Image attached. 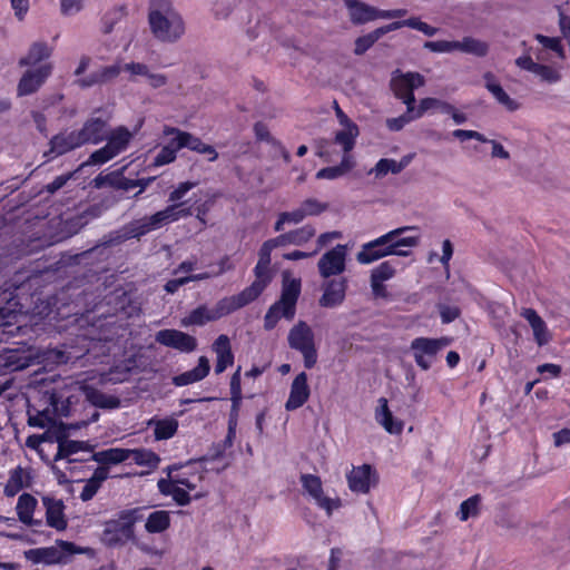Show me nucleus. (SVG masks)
Wrapping results in <instances>:
<instances>
[{"label":"nucleus","instance_id":"f257e3e1","mask_svg":"<svg viewBox=\"0 0 570 570\" xmlns=\"http://www.w3.org/2000/svg\"><path fill=\"white\" fill-rule=\"evenodd\" d=\"M411 229H416V227H399L363 244L356 255L357 262L361 264H371L390 255L407 256L410 252L401 249V247H413L419 243V237L416 236L402 237L404 232Z\"/></svg>","mask_w":570,"mask_h":570},{"label":"nucleus","instance_id":"f03ea898","mask_svg":"<svg viewBox=\"0 0 570 570\" xmlns=\"http://www.w3.org/2000/svg\"><path fill=\"white\" fill-rule=\"evenodd\" d=\"M148 24L161 42H176L185 33V21L170 0H150Z\"/></svg>","mask_w":570,"mask_h":570},{"label":"nucleus","instance_id":"7ed1b4c3","mask_svg":"<svg viewBox=\"0 0 570 570\" xmlns=\"http://www.w3.org/2000/svg\"><path fill=\"white\" fill-rule=\"evenodd\" d=\"M302 292L301 278H288L284 275L279 298L269 306L264 316V328L274 330L284 317L292 321L296 314V304Z\"/></svg>","mask_w":570,"mask_h":570},{"label":"nucleus","instance_id":"20e7f679","mask_svg":"<svg viewBox=\"0 0 570 570\" xmlns=\"http://www.w3.org/2000/svg\"><path fill=\"white\" fill-rule=\"evenodd\" d=\"M107 309L99 314L104 318H117L119 322L137 317L141 313L140 304L122 288H117L105 297Z\"/></svg>","mask_w":570,"mask_h":570},{"label":"nucleus","instance_id":"39448f33","mask_svg":"<svg viewBox=\"0 0 570 570\" xmlns=\"http://www.w3.org/2000/svg\"><path fill=\"white\" fill-rule=\"evenodd\" d=\"M452 337H424L419 336L412 340L410 351L414 357L415 364L422 371H429L436 360L438 354L452 343Z\"/></svg>","mask_w":570,"mask_h":570},{"label":"nucleus","instance_id":"423d86ee","mask_svg":"<svg viewBox=\"0 0 570 570\" xmlns=\"http://www.w3.org/2000/svg\"><path fill=\"white\" fill-rule=\"evenodd\" d=\"M288 345L291 348L298 351L304 358V366L307 370L313 368L317 363V350L315 346L314 333L311 326L299 321L288 333Z\"/></svg>","mask_w":570,"mask_h":570},{"label":"nucleus","instance_id":"0eeeda50","mask_svg":"<svg viewBox=\"0 0 570 570\" xmlns=\"http://www.w3.org/2000/svg\"><path fill=\"white\" fill-rule=\"evenodd\" d=\"M425 79L420 72H401L397 69L392 73L390 87L394 96L406 105L409 111H414V90L423 87Z\"/></svg>","mask_w":570,"mask_h":570},{"label":"nucleus","instance_id":"6e6552de","mask_svg":"<svg viewBox=\"0 0 570 570\" xmlns=\"http://www.w3.org/2000/svg\"><path fill=\"white\" fill-rule=\"evenodd\" d=\"M348 488L354 493L366 494L379 484L380 476L377 471L367 463L353 466L346 474Z\"/></svg>","mask_w":570,"mask_h":570},{"label":"nucleus","instance_id":"1a4fd4ad","mask_svg":"<svg viewBox=\"0 0 570 570\" xmlns=\"http://www.w3.org/2000/svg\"><path fill=\"white\" fill-rule=\"evenodd\" d=\"M299 480L304 491L315 500L318 508L326 511L328 517L332 515L334 509L341 507V500L338 498L332 499L324 495L323 483L320 476L306 473L302 474Z\"/></svg>","mask_w":570,"mask_h":570},{"label":"nucleus","instance_id":"9d476101","mask_svg":"<svg viewBox=\"0 0 570 570\" xmlns=\"http://www.w3.org/2000/svg\"><path fill=\"white\" fill-rule=\"evenodd\" d=\"M164 132L165 135L177 136L178 148H187L197 154L207 155L208 161H216L218 159V153L212 145L204 142L199 137H196L188 131H184L175 127H166Z\"/></svg>","mask_w":570,"mask_h":570},{"label":"nucleus","instance_id":"9b49d317","mask_svg":"<svg viewBox=\"0 0 570 570\" xmlns=\"http://www.w3.org/2000/svg\"><path fill=\"white\" fill-rule=\"evenodd\" d=\"M156 342L185 353H190L197 348V340L194 336L171 328L157 332Z\"/></svg>","mask_w":570,"mask_h":570},{"label":"nucleus","instance_id":"f8f14e48","mask_svg":"<svg viewBox=\"0 0 570 570\" xmlns=\"http://www.w3.org/2000/svg\"><path fill=\"white\" fill-rule=\"evenodd\" d=\"M346 247L336 245L326 252L318 261V271L322 277L328 278L345 271Z\"/></svg>","mask_w":570,"mask_h":570},{"label":"nucleus","instance_id":"ddd939ff","mask_svg":"<svg viewBox=\"0 0 570 570\" xmlns=\"http://www.w3.org/2000/svg\"><path fill=\"white\" fill-rule=\"evenodd\" d=\"M52 72L51 63H43L35 70H27L19 80L18 96L35 94Z\"/></svg>","mask_w":570,"mask_h":570},{"label":"nucleus","instance_id":"4468645a","mask_svg":"<svg viewBox=\"0 0 570 570\" xmlns=\"http://www.w3.org/2000/svg\"><path fill=\"white\" fill-rule=\"evenodd\" d=\"M348 282L346 277L330 279L323 285V294L320 297V306L334 308L343 304L346 297Z\"/></svg>","mask_w":570,"mask_h":570},{"label":"nucleus","instance_id":"2eb2a0df","mask_svg":"<svg viewBox=\"0 0 570 570\" xmlns=\"http://www.w3.org/2000/svg\"><path fill=\"white\" fill-rule=\"evenodd\" d=\"M309 396L308 376L306 372H301L292 381L289 395L285 402V410L291 412L302 407Z\"/></svg>","mask_w":570,"mask_h":570},{"label":"nucleus","instance_id":"dca6fc26","mask_svg":"<svg viewBox=\"0 0 570 570\" xmlns=\"http://www.w3.org/2000/svg\"><path fill=\"white\" fill-rule=\"evenodd\" d=\"M42 504L46 509L47 525L57 531H65L68 527V520L65 514L66 505L63 501L61 499L45 495L42 497Z\"/></svg>","mask_w":570,"mask_h":570},{"label":"nucleus","instance_id":"f3484780","mask_svg":"<svg viewBox=\"0 0 570 570\" xmlns=\"http://www.w3.org/2000/svg\"><path fill=\"white\" fill-rule=\"evenodd\" d=\"M108 118L102 117H90L88 118L82 127L78 130L83 144L97 145L104 141L108 134L109 127Z\"/></svg>","mask_w":570,"mask_h":570},{"label":"nucleus","instance_id":"a211bd4d","mask_svg":"<svg viewBox=\"0 0 570 570\" xmlns=\"http://www.w3.org/2000/svg\"><path fill=\"white\" fill-rule=\"evenodd\" d=\"M50 149L45 153V156L55 154L56 156H62L71 150L85 146L83 140L80 137L78 130L59 132L51 137L49 141Z\"/></svg>","mask_w":570,"mask_h":570},{"label":"nucleus","instance_id":"6ab92c4d","mask_svg":"<svg viewBox=\"0 0 570 570\" xmlns=\"http://www.w3.org/2000/svg\"><path fill=\"white\" fill-rule=\"evenodd\" d=\"M255 299L250 296V294L244 288L236 295L227 296L219 299L215 307L212 308L216 320H219L226 315L234 313L237 309L245 307L250 304Z\"/></svg>","mask_w":570,"mask_h":570},{"label":"nucleus","instance_id":"aec40b11","mask_svg":"<svg viewBox=\"0 0 570 570\" xmlns=\"http://www.w3.org/2000/svg\"><path fill=\"white\" fill-rule=\"evenodd\" d=\"M212 348L216 354L215 373L222 374L227 367L232 366L235 361L229 337L226 334H220L214 341Z\"/></svg>","mask_w":570,"mask_h":570},{"label":"nucleus","instance_id":"412c9836","mask_svg":"<svg viewBox=\"0 0 570 570\" xmlns=\"http://www.w3.org/2000/svg\"><path fill=\"white\" fill-rule=\"evenodd\" d=\"M122 68L119 63L104 66L100 69L90 72L88 76L77 80L81 88H90L101 86L114 81L121 72Z\"/></svg>","mask_w":570,"mask_h":570},{"label":"nucleus","instance_id":"4be33fe9","mask_svg":"<svg viewBox=\"0 0 570 570\" xmlns=\"http://www.w3.org/2000/svg\"><path fill=\"white\" fill-rule=\"evenodd\" d=\"M38 507V500L30 493H22L18 498L16 511L18 519L27 527H41L42 520L35 519L33 513Z\"/></svg>","mask_w":570,"mask_h":570},{"label":"nucleus","instance_id":"5701e85b","mask_svg":"<svg viewBox=\"0 0 570 570\" xmlns=\"http://www.w3.org/2000/svg\"><path fill=\"white\" fill-rule=\"evenodd\" d=\"M343 2L348 10L351 21L354 24H363L380 18L379 9L361 0H343Z\"/></svg>","mask_w":570,"mask_h":570},{"label":"nucleus","instance_id":"b1692460","mask_svg":"<svg viewBox=\"0 0 570 570\" xmlns=\"http://www.w3.org/2000/svg\"><path fill=\"white\" fill-rule=\"evenodd\" d=\"M379 405L375 409V420L384 428L390 434H401L403 432L404 423L395 419L389 407V402L385 397H380Z\"/></svg>","mask_w":570,"mask_h":570},{"label":"nucleus","instance_id":"393cba45","mask_svg":"<svg viewBox=\"0 0 570 570\" xmlns=\"http://www.w3.org/2000/svg\"><path fill=\"white\" fill-rule=\"evenodd\" d=\"M95 187L102 188L105 186L111 187L116 190L128 191L138 186L139 181L124 176L121 170H115L109 174H99L95 179Z\"/></svg>","mask_w":570,"mask_h":570},{"label":"nucleus","instance_id":"a878e982","mask_svg":"<svg viewBox=\"0 0 570 570\" xmlns=\"http://www.w3.org/2000/svg\"><path fill=\"white\" fill-rule=\"evenodd\" d=\"M521 316L524 317L530 324L534 341L539 346L547 345L551 335L548 331L546 322L541 318V316L533 308H523L521 312Z\"/></svg>","mask_w":570,"mask_h":570},{"label":"nucleus","instance_id":"bb28decb","mask_svg":"<svg viewBox=\"0 0 570 570\" xmlns=\"http://www.w3.org/2000/svg\"><path fill=\"white\" fill-rule=\"evenodd\" d=\"M210 371L209 361L206 356L198 358V364L193 370L186 371L173 377L175 386H185L204 380Z\"/></svg>","mask_w":570,"mask_h":570},{"label":"nucleus","instance_id":"cd10ccee","mask_svg":"<svg viewBox=\"0 0 570 570\" xmlns=\"http://www.w3.org/2000/svg\"><path fill=\"white\" fill-rule=\"evenodd\" d=\"M253 272L255 275V281L249 286L245 287V289L256 301L271 284L273 279V273L269 268V265L262 263H257Z\"/></svg>","mask_w":570,"mask_h":570},{"label":"nucleus","instance_id":"c85d7f7f","mask_svg":"<svg viewBox=\"0 0 570 570\" xmlns=\"http://www.w3.org/2000/svg\"><path fill=\"white\" fill-rule=\"evenodd\" d=\"M31 476L21 465L9 471V479L4 485L3 493L8 498L18 494L22 489L30 485Z\"/></svg>","mask_w":570,"mask_h":570},{"label":"nucleus","instance_id":"c756f323","mask_svg":"<svg viewBox=\"0 0 570 570\" xmlns=\"http://www.w3.org/2000/svg\"><path fill=\"white\" fill-rule=\"evenodd\" d=\"M483 79L485 81V88L493 95L499 104L503 105L509 111L519 109V102L504 91L501 85L495 81V76L491 71H487L483 75Z\"/></svg>","mask_w":570,"mask_h":570},{"label":"nucleus","instance_id":"7c9ffc66","mask_svg":"<svg viewBox=\"0 0 570 570\" xmlns=\"http://www.w3.org/2000/svg\"><path fill=\"white\" fill-rule=\"evenodd\" d=\"M24 556L32 563L57 564L63 561V554L55 547L30 549Z\"/></svg>","mask_w":570,"mask_h":570},{"label":"nucleus","instance_id":"2f4dec72","mask_svg":"<svg viewBox=\"0 0 570 570\" xmlns=\"http://www.w3.org/2000/svg\"><path fill=\"white\" fill-rule=\"evenodd\" d=\"M132 537L121 531V525L116 520H109L105 523L101 540L108 547H117L131 540Z\"/></svg>","mask_w":570,"mask_h":570},{"label":"nucleus","instance_id":"473e14b6","mask_svg":"<svg viewBox=\"0 0 570 570\" xmlns=\"http://www.w3.org/2000/svg\"><path fill=\"white\" fill-rule=\"evenodd\" d=\"M132 138L131 132L125 126H119L111 130L110 134H107L105 140H107V146L110 150L118 156L122 151H125Z\"/></svg>","mask_w":570,"mask_h":570},{"label":"nucleus","instance_id":"72a5a7b5","mask_svg":"<svg viewBox=\"0 0 570 570\" xmlns=\"http://www.w3.org/2000/svg\"><path fill=\"white\" fill-rule=\"evenodd\" d=\"M391 31H393L392 22L386 26L376 28L367 35L356 38L354 53L356 56L364 55L381 37Z\"/></svg>","mask_w":570,"mask_h":570},{"label":"nucleus","instance_id":"f704fd0d","mask_svg":"<svg viewBox=\"0 0 570 570\" xmlns=\"http://www.w3.org/2000/svg\"><path fill=\"white\" fill-rule=\"evenodd\" d=\"M128 449L110 448L107 450L94 452L91 460L107 466L109 464H119L128 460Z\"/></svg>","mask_w":570,"mask_h":570},{"label":"nucleus","instance_id":"c9c22d12","mask_svg":"<svg viewBox=\"0 0 570 570\" xmlns=\"http://www.w3.org/2000/svg\"><path fill=\"white\" fill-rule=\"evenodd\" d=\"M149 425H154V436L157 441L171 439L178 431V421L174 417L153 419Z\"/></svg>","mask_w":570,"mask_h":570},{"label":"nucleus","instance_id":"e433bc0d","mask_svg":"<svg viewBox=\"0 0 570 570\" xmlns=\"http://www.w3.org/2000/svg\"><path fill=\"white\" fill-rule=\"evenodd\" d=\"M128 459L139 466H146L149 470H156L160 463V456L150 449H128Z\"/></svg>","mask_w":570,"mask_h":570},{"label":"nucleus","instance_id":"4c0bfd02","mask_svg":"<svg viewBox=\"0 0 570 570\" xmlns=\"http://www.w3.org/2000/svg\"><path fill=\"white\" fill-rule=\"evenodd\" d=\"M217 321L213 309H209L205 304L197 306L190 311L183 320L181 325L188 326H204L208 322Z\"/></svg>","mask_w":570,"mask_h":570},{"label":"nucleus","instance_id":"58836bf2","mask_svg":"<svg viewBox=\"0 0 570 570\" xmlns=\"http://www.w3.org/2000/svg\"><path fill=\"white\" fill-rule=\"evenodd\" d=\"M52 53V49L43 41L35 42L29 48L28 53L19 60V65L35 66L45 59H48Z\"/></svg>","mask_w":570,"mask_h":570},{"label":"nucleus","instance_id":"ea45409f","mask_svg":"<svg viewBox=\"0 0 570 570\" xmlns=\"http://www.w3.org/2000/svg\"><path fill=\"white\" fill-rule=\"evenodd\" d=\"M144 508H132V509H126L121 510L118 513V519L116 521L121 525V531L126 532L127 534H130L132 538L135 535V524L142 520Z\"/></svg>","mask_w":570,"mask_h":570},{"label":"nucleus","instance_id":"a19ab883","mask_svg":"<svg viewBox=\"0 0 570 570\" xmlns=\"http://www.w3.org/2000/svg\"><path fill=\"white\" fill-rule=\"evenodd\" d=\"M170 527V515L166 510L151 512L145 523L148 533H161Z\"/></svg>","mask_w":570,"mask_h":570},{"label":"nucleus","instance_id":"79ce46f5","mask_svg":"<svg viewBox=\"0 0 570 570\" xmlns=\"http://www.w3.org/2000/svg\"><path fill=\"white\" fill-rule=\"evenodd\" d=\"M80 451H92V446L89 445L85 441H76V440H66L65 442H60V445H58L57 453L55 454L53 460L59 461L62 459H67L72 454H76Z\"/></svg>","mask_w":570,"mask_h":570},{"label":"nucleus","instance_id":"37998d69","mask_svg":"<svg viewBox=\"0 0 570 570\" xmlns=\"http://www.w3.org/2000/svg\"><path fill=\"white\" fill-rule=\"evenodd\" d=\"M73 397V395L66 396L61 391H53L50 394L49 404L51 405L55 414L59 416H69Z\"/></svg>","mask_w":570,"mask_h":570},{"label":"nucleus","instance_id":"c03bdc74","mask_svg":"<svg viewBox=\"0 0 570 570\" xmlns=\"http://www.w3.org/2000/svg\"><path fill=\"white\" fill-rule=\"evenodd\" d=\"M344 129L335 134L334 141L343 147L344 151H352L355 146L356 138L360 134L356 124L343 126Z\"/></svg>","mask_w":570,"mask_h":570},{"label":"nucleus","instance_id":"a18cd8bd","mask_svg":"<svg viewBox=\"0 0 570 570\" xmlns=\"http://www.w3.org/2000/svg\"><path fill=\"white\" fill-rule=\"evenodd\" d=\"M27 415H28V425L31 428L45 429V428H49L50 425H52L55 423L48 409L39 411L35 406H32L30 403H28Z\"/></svg>","mask_w":570,"mask_h":570},{"label":"nucleus","instance_id":"49530a36","mask_svg":"<svg viewBox=\"0 0 570 570\" xmlns=\"http://www.w3.org/2000/svg\"><path fill=\"white\" fill-rule=\"evenodd\" d=\"M403 27H409L411 29H415L417 31H421L422 33H424L425 36L428 37H433L434 35L438 33L439 29L435 28V27H432L430 26L429 23L426 22H423L420 18L417 17H411L409 19H404V20H400V21H394L392 22V28H393V31L394 30H397V29H401Z\"/></svg>","mask_w":570,"mask_h":570},{"label":"nucleus","instance_id":"de8ad7c7","mask_svg":"<svg viewBox=\"0 0 570 570\" xmlns=\"http://www.w3.org/2000/svg\"><path fill=\"white\" fill-rule=\"evenodd\" d=\"M177 145V136H175L167 145L161 147V149L155 156L153 165L155 167H160L174 163L177 158L178 150L181 149L178 148Z\"/></svg>","mask_w":570,"mask_h":570},{"label":"nucleus","instance_id":"09e8293b","mask_svg":"<svg viewBox=\"0 0 570 570\" xmlns=\"http://www.w3.org/2000/svg\"><path fill=\"white\" fill-rule=\"evenodd\" d=\"M456 50L471 53L476 57H485L489 52V45L472 37H464L461 41H458Z\"/></svg>","mask_w":570,"mask_h":570},{"label":"nucleus","instance_id":"8fccbe9b","mask_svg":"<svg viewBox=\"0 0 570 570\" xmlns=\"http://www.w3.org/2000/svg\"><path fill=\"white\" fill-rule=\"evenodd\" d=\"M481 495L474 494L464 500L458 511V517L461 521H466L471 517H476L480 513Z\"/></svg>","mask_w":570,"mask_h":570},{"label":"nucleus","instance_id":"3c124183","mask_svg":"<svg viewBox=\"0 0 570 570\" xmlns=\"http://www.w3.org/2000/svg\"><path fill=\"white\" fill-rule=\"evenodd\" d=\"M406 165V160L396 161L390 158H382L376 163L374 171L377 177L385 176L389 173L399 174L405 168Z\"/></svg>","mask_w":570,"mask_h":570},{"label":"nucleus","instance_id":"603ef678","mask_svg":"<svg viewBox=\"0 0 570 570\" xmlns=\"http://www.w3.org/2000/svg\"><path fill=\"white\" fill-rule=\"evenodd\" d=\"M125 7H115L108 10L101 18V31L105 35L112 32L115 24H117L125 16Z\"/></svg>","mask_w":570,"mask_h":570},{"label":"nucleus","instance_id":"864d4df0","mask_svg":"<svg viewBox=\"0 0 570 570\" xmlns=\"http://www.w3.org/2000/svg\"><path fill=\"white\" fill-rule=\"evenodd\" d=\"M217 194H212L208 195L205 200H196L194 203L195 217L203 226L207 225V215L209 214L212 207L214 206Z\"/></svg>","mask_w":570,"mask_h":570},{"label":"nucleus","instance_id":"5fc2aeb1","mask_svg":"<svg viewBox=\"0 0 570 570\" xmlns=\"http://www.w3.org/2000/svg\"><path fill=\"white\" fill-rule=\"evenodd\" d=\"M173 210L174 207H169L168 205L165 209L159 210L151 216H146L151 230L159 229L169 223H174V216L171 214Z\"/></svg>","mask_w":570,"mask_h":570},{"label":"nucleus","instance_id":"6e6d98bb","mask_svg":"<svg viewBox=\"0 0 570 570\" xmlns=\"http://www.w3.org/2000/svg\"><path fill=\"white\" fill-rule=\"evenodd\" d=\"M175 481L188 491H194L197 489L198 483L203 481V474L199 472L189 474L186 471H181L175 474Z\"/></svg>","mask_w":570,"mask_h":570},{"label":"nucleus","instance_id":"4d7b16f0","mask_svg":"<svg viewBox=\"0 0 570 570\" xmlns=\"http://www.w3.org/2000/svg\"><path fill=\"white\" fill-rule=\"evenodd\" d=\"M395 273H396V269H395L394 263L392 261H385V262H382L374 269H372L371 278L381 281V282H386V281L393 278Z\"/></svg>","mask_w":570,"mask_h":570},{"label":"nucleus","instance_id":"13d9d810","mask_svg":"<svg viewBox=\"0 0 570 570\" xmlns=\"http://www.w3.org/2000/svg\"><path fill=\"white\" fill-rule=\"evenodd\" d=\"M128 235L131 238H140L141 236H145L146 234L151 232V228L148 224V220L145 217L139 219H134L130 223L125 225Z\"/></svg>","mask_w":570,"mask_h":570},{"label":"nucleus","instance_id":"bf43d9fd","mask_svg":"<svg viewBox=\"0 0 570 570\" xmlns=\"http://www.w3.org/2000/svg\"><path fill=\"white\" fill-rule=\"evenodd\" d=\"M88 399L95 406L101 409L115 407L119 404V401L114 396L106 395L105 393L97 390H92L88 394Z\"/></svg>","mask_w":570,"mask_h":570},{"label":"nucleus","instance_id":"052dcab7","mask_svg":"<svg viewBox=\"0 0 570 570\" xmlns=\"http://www.w3.org/2000/svg\"><path fill=\"white\" fill-rule=\"evenodd\" d=\"M198 185L197 181L186 180L179 183L168 195V202L171 204L183 203L186 194Z\"/></svg>","mask_w":570,"mask_h":570},{"label":"nucleus","instance_id":"680f3d73","mask_svg":"<svg viewBox=\"0 0 570 570\" xmlns=\"http://www.w3.org/2000/svg\"><path fill=\"white\" fill-rule=\"evenodd\" d=\"M292 244L303 245L315 236V229L312 225H305L301 228L291 230Z\"/></svg>","mask_w":570,"mask_h":570},{"label":"nucleus","instance_id":"e2e57ef3","mask_svg":"<svg viewBox=\"0 0 570 570\" xmlns=\"http://www.w3.org/2000/svg\"><path fill=\"white\" fill-rule=\"evenodd\" d=\"M116 155L107 145H105L104 147L91 153L88 160L83 165H102L114 159Z\"/></svg>","mask_w":570,"mask_h":570},{"label":"nucleus","instance_id":"0e129e2a","mask_svg":"<svg viewBox=\"0 0 570 570\" xmlns=\"http://www.w3.org/2000/svg\"><path fill=\"white\" fill-rule=\"evenodd\" d=\"M304 216H318L327 209V204L321 203L315 198H307L301 204Z\"/></svg>","mask_w":570,"mask_h":570},{"label":"nucleus","instance_id":"69168bd1","mask_svg":"<svg viewBox=\"0 0 570 570\" xmlns=\"http://www.w3.org/2000/svg\"><path fill=\"white\" fill-rule=\"evenodd\" d=\"M438 309L443 324H450L461 315V309L456 305L439 304Z\"/></svg>","mask_w":570,"mask_h":570},{"label":"nucleus","instance_id":"338daca9","mask_svg":"<svg viewBox=\"0 0 570 570\" xmlns=\"http://www.w3.org/2000/svg\"><path fill=\"white\" fill-rule=\"evenodd\" d=\"M534 73L540 76L542 80L549 83L558 82L561 79V76L557 69L542 63H538Z\"/></svg>","mask_w":570,"mask_h":570},{"label":"nucleus","instance_id":"774afa93","mask_svg":"<svg viewBox=\"0 0 570 570\" xmlns=\"http://www.w3.org/2000/svg\"><path fill=\"white\" fill-rule=\"evenodd\" d=\"M424 48L429 49L432 52H451L456 50L458 41H448V40H438V41H426L424 43Z\"/></svg>","mask_w":570,"mask_h":570}]
</instances>
